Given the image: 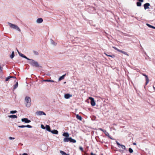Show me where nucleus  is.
Masks as SVG:
<instances>
[{
    "mask_svg": "<svg viewBox=\"0 0 155 155\" xmlns=\"http://www.w3.org/2000/svg\"><path fill=\"white\" fill-rule=\"evenodd\" d=\"M30 61L28 62L29 64L31 66L35 67L36 68L40 67L41 68L42 67L41 66L39 65L38 62L37 61H35L34 60L29 58V60Z\"/></svg>",
    "mask_w": 155,
    "mask_h": 155,
    "instance_id": "1",
    "label": "nucleus"
},
{
    "mask_svg": "<svg viewBox=\"0 0 155 155\" xmlns=\"http://www.w3.org/2000/svg\"><path fill=\"white\" fill-rule=\"evenodd\" d=\"M25 100L26 103V107H30L31 104V101L30 97L28 96H26L25 98Z\"/></svg>",
    "mask_w": 155,
    "mask_h": 155,
    "instance_id": "2",
    "label": "nucleus"
},
{
    "mask_svg": "<svg viewBox=\"0 0 155 155\" xmlns=\"http://www.w3.org/2000/svg\"><path fill=\"white\" fill-rule=\"evenodd\" d=\"M8 24L11 28L14 29H16L19 31H21L20 29L17 25L13 24L10 22H8Z\"/></svg>",
    "mask_w": 155,
    "mask_h": 155,
    "instance_id": "3",
    "label": "nucleus"
},
{
    "mask_svg": "<svg viewBox=\"0 0 155 155\" xmlns=\"http://www.w3.org/2000/svg\"><path fill=\"white\" fill-rule=\"evenodd\" d=\"M89 98L90 100V103L91 106H94L96 104L94 98L91 97H90Z\"/></svg>",
    "mask_w": 155,
    "mask_h": 155,
    "instance_id": "4",
    "label": "nucleus"
},
{
    "mask_svg": "<svg viewBox=\"0 0 155 155\" xmlns=\"http://www.w3.org/2000/svg\"><path fill=\"white\" fill-rule=\"evenodd\" d=\"M36 114L37 115H38V116L42 115H46V114L43 111H37L36 113Z\"/></svg>",
    "mask_w": 155,
    "mask_h": 155,
    "instance_id": "5",
    "label": "nucleus"
},
{
    "mask_svg": "<svg viewBox=\"0 0 155 155\" xmlns=\"http://www.w3.org/2000/svg\"><path fill=\"white\" fill-rule=\"evenodd\" d=\"M21 120L22 122L26 123H29L31 122V121L27 118H22Z\"/></svg>",
    "mask_w": 155,
    "mask_h": 155,
    "instance_id": "6",
    "label": "nucleus"
},
{
    "mask_svg": "<svg viewBox=\"0 0 155 155\" xmlns=\"http://www.w3.org/2000/svg\"><path fill=\"white\" fill-rule=\"evenodd\" d=\"M143 6L144 7V9L145 10H146L147 9H149L150 8L149 6H150V4L149 3H146L143 5Z\"/></svg>",
    "mask_w": 155,
    "mask_h": 155,
    "instance_id": "7",
    "label": "nucleus"
},
{
    "mask_svg": "<svg viewBox=\"0 0 155 155\" xmlns=\"http://www.w3.org/2000/svg\"><path fill=\"white\" fill-rule=\"evenodd\" d=\"M143 76H145V79H146L145 85H147V84L148 83L149 81V80L148 79V76L145 74H143Z\"/></svg>",
    "mask_w": 155,
    "mask_h": 155,
    "instance_id": "8",
    "label": "nucleus"
},
{
    "mask_svg": "<svg viewBox=\"0 0 155 155\" xmlns=\"http://www.w3.org/2000/svg\"><path fill=\"white\" fill-rule=\"evenodd\" d=\"M18 54H19V55H20V56L21 57H22L23 58H24L26 59L27 60H29V58H27L24 54L21 53H20L19 51H18Z\"/></svg>",
    "mask_w": 155,
    "mask_h": 155,
    "instance_id": "9",
    "label": "nucleus"
},
{
    "mask_svg": "<svg viewBox=\"0 0 155 155\" xmlns=\"http://www.w3.org/2000/svg\"><path fill=\"white\" fill-rule=\"evenodd\" d=\"M18 127L20 128L28 127L29 128H31L32 127V126L29 125H19L18 126Z\"/></svg>",
    "mask_w": 155,
    "mask_h": 155,
    "instance_id": "10",
    "label": "nucleus"
},
{
    "mask_svg": "<svg viewBox=\"0 0 155 155\" xmlns=\"http://www.w3.org/2000/svg\"><path fill=\"white\" fill-rule=\"evenodd\" d=\"M72 96V95L70 94H69L68 93L64 94V98L66 99H68L70 97H71Z\"/></svg>",
    "mask_w": 155,
    "mask_h": 155,
    "instance_id": "11",
    "label": "nucleus"
},
{
    "mask_svg": "<svg viewBox=\"0 0 155 155\" xmlns=\"http://www.w3.org/2000/svg\"><path fill=\"white\" fill-rule=\"evenodd\" d=\"M143 2L142 1H138V2H136L137 6L138 7H140L142 5V3Z\"/></svg>",
    "mask_w": 155,
    "mask_h": 155,
    "instance_id": "12",
    "label": "nucleus"
},
{
    "mask_svg": "<svg viewBox=\"0 0 155 155\" xmlns=\"http://www.w3.org/2000/svg\"><path fill=\"white\" fill-rule=\"evenodd\" d=\"M50 132H51L53 134H58V131L56 130H51Z\"/></svg>",
    "mask_w": 155,
    "mask_h": 155,
    "instance_id": "13",
    "label": "nucleus"
},
{
    "mask_svg": "<svg viewBox=\"0 0 155 155\" xmlns=\"http://www.w3.org/2000/svg\"><path fill=\"white\" fill-rule=\"evenodd\" d=\"M70 137H65L63 140V141L64 142H68L70 141Z\"/></svg>",
    "mask_w": 155,
    "mask_h": 155,
    "instance_id": "14",
    "label": "nucleus"
},
{
    "mask_svg": "<svg viewBox=\"0 0 155 155\" xmlns=\"http://www.w3.org/2000/svg\"><path fill=\"white\" fill-rule=\"evenodd\" d=\"M43 21V19L41 18H39L37 19V22L38 23H41Z\"/></svg>",
    "mask_w": 155,
    "mask_h": 155,
    "instance_id": "15",
    "label": "nucleus"
},
{
    "mask_svg": "<svg viewBox=\"0 0 155 155\" xmlns=\"http://www.w3.org/2000/svg\"><path fill=\"white\" fill-rule=\"evenodd\" d=\"M11 78H16L15 76H10L6 78L5 81H8L9 80V79H11Z\"/></svg>",
    "mask_w": 155,
    "mask_h": 155,
    "instance_id": "16",
    "label": "nucleus"
},
{
    "mask_svg": "<svg viewBox=\"0 0 155 155\" xmlns=\"http://www.w3.org/2000/svg\"><path fill=\"white\" fill-rule=\"evenodd\" d=\"M45 129L47 131L49 132H50L51 130L50 126L47 125H46L45 126Z\"/></svg>",
    "mask_w": 155,
    "mask_h": 155,
    "instance_id": "17",
    "label": "nucleus"
},
{
    "mask_svg": "<svg viewBox=\"0 0 155 155\" xmlns=\"http://www.w3.org/2000/svg\"><path fill=\"white\" fill-rule=\"evenodd\" d=\"M63 136L66 137H68L69 136V134L68 132H64L62 134Z\"/></svg>",
    "mask_w": 155,
    "mask_h": 155,
    "instance_id": "18",
    "label": "nucleus"
},
{
    "mask_svg": "<svg viewBox=\"0 0 155 155\" xmlns=\"http://www.w3.org/2000/svg\"><path fill=\"white\" fill-rule=\"evenodd\" d=\"M66 75V74H64V75H62V76H61L58 79V80L59 81H60L63 79L64 78Z\"/></svg>",
    "mask_w": 155,
    "mask_h": 155,
    "instance_id": "19",
    "label": "nucleus"
},
{
    "mask_svg": "<svg viewBox=\"0 0 155 155\" xmlns=\"http://www.w3.org/2000/svg\"><path fill=\"white\" fill-rule=\"evenodd\" d=\"M8 117L12 118H17L18 117L17 115H9Z\"/></svg>",
    "mask_w": 155,
    "mask_h": 155,
    "instance_id": "20",
    "label": "nucleus"
},
{
    "mask_svg": "<svg viewBox=\"0 0 155 155\" xmlns=\"http://www.w3.org/2000/svg\"><path fill=\"white\" fill-rule=\"evenodd\" d=\"M18 86V83L17 81L16 83V84L14 85V87L13 90H14L15 89L17 88Z\"/></svg>",
    "mask_w": 155,
    "mask_h": 155,
    "instance_id": "21",
    "label": "nucleus"
},
{
    "mask_svg": "<svg viewBox=\"0 0 155 155\" xmlns=\"http://www.w3.org/2000/svg\"><path fill=\"white\" fill-rule=\"evenodd\" d=\"M50 41H51V43L52 45H54V46H55L56 45L57 43L56 42H55L52 39H51L50 40Z\"/></svg>",
    "mask_w": 155,
    "mask_h": 155,
    "instance_id": "22",
    "label": "nucleus"
},
{
    "mask_svg": "<svg viewBox=\"0 0 155 155\" xmlns=\"http://www.w3.org/2000/svg\"><path fill=\"white\" fill-rule=\"evenodd\" d=\"M76 117L79 120H82V117L81 116L79 115L78 114L76 115Z\"/></svg>",
    "mask_w": 155,
    "mask_h": 155,
    "instance_id": "23",
    "label": "nucleus"
},
{
    "mask_svg": "<svg viewBox=\"0 0 155 155\" xmlns=\"http://www.w3.org/2000/svg\"><path fill=\"white\" fill-rule=\"evenodd\" d=\"M70 142L72 143H75L76 142V141L75 140L72 138V137H70Z\"/></svg>",
    "mask_w": 155,
    "mask_h": 155,
    "instance_id": "24",
    "label": "nucleus"
},
{
    "mask_svg": "<svg viewBox=\"0 0 155 155\" xmlns=\"http://www.w3.org/2000/svg\"><path fill=\"white\" fill-rule=\"evenodd\" d=\"M60 153L62 155H70L69 154L67 153L64 151L62 150L60 151Z\"/></svg>",
    "mask_w": 155,
    "mask_h": 155,
    "instance_id": "25",
    "label": "nucleus"
},
{
    "mask_svg": "<svg viewBox=\"0 0 155 155\" xmlns=\"http://www.w3.org/2000/svg\"><path fill=\"white\" fill-rule=\"evenodd\" d=\"M146 25L149 28L155 29V27L147 23Z\"/></svg>",
    "mask_w": 155,
    "mask_h": 155,
    "instance_id": "26",
    "label": "nucleus"
},
{
    "mask_svg": "<svg viewBox=\"0 0 155 155\" xmlns=\"http://www.w3.org/2000/svg\"><path fill=\"white\" fill-rule=\"evenodd\" d=\"M43 81L44 82H54V81L52 80H43Z\"/></svg>",
    "mask_w": 155,
    "mask_h": 155,
    "instance_id": "27",
    "label": "nucleus"
},
{
    "mask_svg": "<svg viewBox=\"0 0 155 155\" xmlns=\"http://www.w3.org/2000/svg\"><path fill=\"white\" fill-rule=\"evenodd\" d=\"M15 56V53L14 51H12L10 57L12 59Z\"/></svg>",
    "mask_w": 155,
    "mask_h": 155,
    "instance_id": "28",
    "label": "nucleus"
},
{
    "mask_svg": "<svg viewBox=\"0 0 155 155\" xmlns=\"http://www.w3.org/2000/svg\"><path fill=\"white\" fill-rule=\"evenodd\" d=\"M103 132L104 133V134L106 136H107V137L109 136V134L106 130H104V131Z\"/></svg>",
    "mask_w": 155,
    "mask_h": 155,
    "instance_id": "29",
    "label": "nucleus"
},
{
    "mask_svg": "<svg viewBox=\"0 0 155 155\" xmlns=\"http://www.w3.org/2000/svg\"><path fill=\"white\" fill-rule=\"evenodd\" d=\"M120 52L121 53H122L123 54H125L126 55H127V56L129 55L128 54H127V52L125 51H124L122 50H120Z\"/></svg>",
    "mask_w": 155,
    "mask_h": 155,
    "instance_id": "30",
    "label": "nucleus"
},
{
    "mask_svg": "<svg viewBox=\"0 0 155 155\" xmlns=\"http://www.w3.org/2000/svg\"><path fill=\"white\" fill-rule=\"evenodd\" d=\"M128 151L130 153H132L133 152V150L131 148H129Z\"/></svg>",
    "mask_w": 155,
    "mask_h": 155,
    "instance_id": "31",
    "label": "nucleus"
},
{
    "mask_svg": "<svg viewBox=\"0 0 155 155\" xmlns=\"http://www.w3.org/2000/svg\"><path fill=\"white\" fill-rule=\"evenodd\" d=\"M105 54H106V55H107V56H108V57H110L112 58H114L115 57V56L114 55H108L106 53H104Z\"/></svg>",
    "mask_w": 155,
    "mask_h": 155,
    "instance_id": "32",
    "label": "nucleus"
},
{
    "mask_svg": "<svg viewBox=\"0 0 155 155\" xmlns=\"http://www.w3.org/2000/svg\"><path fill=\"white\" fill-rule=\"evenodd\" d=\"M17 112V111L16 110H12L10 111V113L11 114H14Z\"/></svg>",
    "mask_w": 155,
    "mask_h": 155,
    "instance_id": "33",
    "label": "nucleus"
},
{
    "mask_svg": "<svg viewBox=\"0 0 155 155\" xmlns=\"http://www.w3.org/2000/svg\"><path fill=\"white\" fill-rule=\"evenodd\" d=\"M145 58L146 60H149V61H150V58L147 55H146V56H145Z\"/></svg>",
    "mask_w": 155,
    "mask_h": 155,
    "instance_id": "34",
    "label": "nucleus"
},
{
    "mask_svg": "<svg viewBox=\"0 0 155 155\" xmlns=\"http://www.w3.org/2000/svg\"><path fill=\"white\" fill-rule=\"evenodd\" d=\"M33 52L35 55H38V53L37 51H33Z\"/></svg>",
    "mask_w": 155,
    "mask_h": 155,
    "instance_id": "35",
    "label": "nucleus"
},
{
    "mask_svg": "<svg viewBox=\"0 0 155 155\" xmlns=\"http://www.w3.org/2000/svg\"><path fill=\"white\" fill-rule=\"evenodd\" d=\"M116 143L118 145V147L119 148H120V146H121V144H120V143H119L117 141H116Z\"/></svg>",
    "mask_w": 155,
    "mask_h": 155,
    "instance_id": "36",
    "label": "nucleus"
},
{
    "mask_svg": "<svg viewBox=\"0 0 155 155\" xmlns=\"http://www.w3.org/2000/svg\"><path fill=\"white\" fill-rule=\"evenodd\" d=\"M120 147H121V148L124 150H125L126 149V147L125 146L121 145Z\"/></svg>",
    "mask_w": 155,
    "mask_h": 155,
    "instance_id": "37",
    "label": "nucleus"
},
{
    "mask_svg": "<svg viewBox=\"0 0 155 155\" xmlns=\"http://www.w3.org/2000/svg\"><path fill=\"white\" fill-rule=\"evenodd\" d=\"M41 127L42 129H45V127L44 126L43 124L41 125Z\"/></svg>",
    "mask_w": 155,
    "mask_h": 155,
    "instance_id": "38",
    "label": "nucleus"
},
{
    "mask_svg": "<svg viewBox=\"0 0 155 155\" xmlns=\"http://www.w3.org/2000/svg\"><path fill=\"white\" fill-rule=\"evenodd\" d=\"M79 149L82 151H84V149H83V147H79Z\"/></svg>",
    "mask_w": 155,
    "mask_h": 155,
    "instance_id": "39",
    "label": "nucleus"
},
{
    "mask_svg": "<svg viewBox=\"0 0 155 155\" xmlns=\"http://www.w3.org/2000/svg\"><path fill=\"white\" fill-rule=\"evenodd\" d=\"M15 139V137H9V139L10 140H13V139Z\"/></svg>",
    "mask_w": 155,
    "mask_h": 155,
    "instance_id": "40",
    "label": "nucleus"
},
{
    "mask_svg": "<svg viewBox=\"0 0 155 155\" xmlns=\"http://www.w3.org/2000/svg\"><path fill=\"white\" fill-rule=\"evenodd\" d=\"M98 129L99 130H101L102 131H103V132H104V130H104V129H102V128H98Z\"/></svg>",
    "mask_w": 155,
    "mask_h": 155,
    "instance_id": "41",
    "label": "nucleus"
},
{
    "mask_svg": "<svg viewBox=\"0 0 155 155\" xmlns=\"http://www.w3.org/2000/svg\"><path fill=\"white\" fill-rule=\"evenodd\" d=\"M91 155H96V154L94 153L93 152H91L90 153Z\"/></svg>",
    "mask_w": 155,
    "mask_h": 155,
    "instance_id": "42",
    "label": "nucleus"
},
{
    "mask_svg": "<svg viewBox=\"0 0 155 155\" xmlns=\"http://www.w3.org/2000/svg\"><path fill=\"white\" fill-rule=\"evenodd\" d=\"M110 139H112V140H113L114 139L112 138L110 136V135H109V136L108 137Z\"/></svg>",
    "mask_w": 155,
    "mask_h": 155,
    "instance_id": "43",
    "label": "nucleus"
},
{
    "mask_svg": "<svg viewBox=\"0 0 155 155\" xmlns=\"http://www.w3.org/2000/svg\"><path fill=\"white\" fill-rule=\"evenodd\" d=\"M112 48H114L115 50H116L117 49V48H116V47H114V46H113V47H112Z\"/></svg>",
    "mask_w": 155,
    "mask_h": 155,
    "instance_id": "44",
    "label": "nucleus"
},
{
    "mask_svg": "<svg viewBox=\"0 0 155 155\" xmlns=\"http://www.w3.org/2000/svg\"><path fill=\"white\" fill-rule=\"evenodd\" d=\"M22 155H28V154L26 153H24Z\"/></svg>",
    "mask_w": 155,
    "mask_h": 155,
    "instance_id": "45",
    "label": "nucleus"
},
{
    "mask_svg": "<svg viewBox=\"0 0 155 155\" xmlns=\"http://www.w3.org/2000/svg\"><path fill=\"white\" fill-rule=\"evenodd\" d=\"M116 50L117 51H119V52H120V51L121 50H120L119 49H118L117 48V49Z\"/></svg>",
    "mask_w": 155,
    "mask_h": 155,
    "instance_id": "46",
    "label": "nucleus"
},
{
    "mask_svg": "<svg viewBox=\"0 0 155 155\" xmlns=\"http://www.w3.org/2000/svg\"><path fill=\"white\" fill-rule=\"evenodd\" d=\"M82 155H89L88 153H85V155H84L83 154H82Z\"/></svg>",
    "mask_w": 155,
    "mask_h": 155,
    "instance_id": "47",
    "label": "nucleus"
},
{
    "mask_svg": "<svg viewBox=\"0 0 155 155\" xmlns=\"http://www.w3.org/2000/svg\"><path fill=\"white\" fill-rule=\"evenodd\" d=\"M133 144L134 145H136V143H134Z\"/></svg>",
    "mask_w": 155,
    "mask_h": 155,
    "instance_id": "48",
    "label": "nucleus"
},
{
    "mask_svg": "<svg viewBox=\"0 0 155 155\" xmlns=\"http://www.w3.org/2000/svg\"><path fill=\"white\" fill-rule=\"evenodd\" d=\"M101 142V143H105V142H103V141H101V142Z\"/></svg>",
    "mask_w": 155,
    "mask_h": 155,
    "instance_id": "49",
    "label": "nucleus"
},
{
    "mask_svg": "<svg viewBox=\"0 0 155 155\" xmlns=\"http://www.w3.org/2000/svg\"><path fill=\"white\" fill-rule=\"evenodd\" d=\"M153 88L154 90H155V87L153 86Z\"/></svg>",
    "mask_w": 155,
    "mask_h": 155,
    "instance_id": "50",
    "label": "nucleus"
},
{
    "mask_svg": "<svg viewBox=\"0 0 155 155\" xmlns=\"http://www.w3.org/2000/svg\"><path fill=\"white\" fill-rule=\"evenodd\" d=\"M138 1H144V0H138Z\"/></svg>",
    "mask_w": 155,
    "mask_h": 155,
    "instance_id": "51",
    "label": "nucleus"
},
{
    "mask_svg": "<svg viewBox=\"0 0 155 155\" xmlns=\"http://www.w3.org/2000/svg\"><path fill=\"white\" fill-rule=\"evenodd\" d=\"M144 54H146V55H147V54H146V52H144Z\"/></svg>",
    "mask_w": 155,
    "mask_h": 155,
    "instance_id": "52",
    "label": "nucleus"
},
{
    "mask_svg": "<svg viewBox=\"0 0 155 155\" xmlns=\"http://www.w3.org/2000/svg\"><path fill=\"white\" fill-rule=\"evenodd\" d=\"M16 50H17V51L18 52V51H19L17 49V48H16Z\"/></svg>",
    "mask_w": 155,
    "mask_h": 155,
    "instance_id": "53",
    "label": "nucleus"
},
{
    "mask_svg": "<svg viewBox=\"0 0 155 155\" xmlns=\"http://www.w3.org/2000/svg\"><path fill=\"white\" fill-rule=\"evenodd\" d=\"M121 150H119V151H120V152H121Z\"/></svg>",
    "mask_w": 155,
    "mask_h": 155,
    "instance_id": "54",
    "label": "nucleus"
},
{
    "mask_svg": "<svg viewBox=\"0 0 155 155\" xmlns=\"http://www.w3.org/2000/svg\"><path fill=\"white\" fill-rule=\"evenodd\" d=\"M66 83V82H64V84H65Z\"/></svg>",
    "mask_w": 155,
    "mask_h": 155,
    "instance_id": "55",
    "label": "nucleus"
},
{
    "mask_svg": "<svg viewBox=\"0 0 155 155\" xmlns=\"http://www.w3.org/2000/svg\"><path fill=\"white\" fill-rule=\"evenodd\" d=\"M84 155H85V153H84V154H83Z\"/></svg>",
    "mask_w": 155,
    "mask_h": 155,
    "instance_id": "56",
    "label": "nucleus"
}]
</instances>
